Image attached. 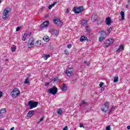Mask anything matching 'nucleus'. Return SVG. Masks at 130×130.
I'll return each instance as SVG.
<instances>
[{"label": "nucleus", "instance_id": "50", "mask_svg": "<svg viewBox=\"0 0 130 130\" xmlns=\"http://www.w3.org/2000/svg\"><path fill=\"white\" fill-rule=\"evenodd\" d=\"M3 96V92L0 91V98Z\"/></svg>", "mask_w": 130, "mask_h": 130}, {"label": "nucleus", "instance_id": "29", "mask_svg": "<svg viewBox=\"0 0 130 130\" xmlns=\"http://www.w3.org/2000/svg\"><path fill=\"white\" fill-rule=\"evenodd\" d=\"M29 77H27L24 81V84H29L30 82L29 81Z\"/></svg>", "mask_w": 130, "mask_h": 130}, {"label": "nucleus", "instance_id": "39", "mask_svg": "<svg viewBox=\"0 0 130 130\" xmlns=\"http://www.w3.org/2000/svg\"><path fill=\"white\" fill-rule=\"evenodd\" d=\"M19 30H21V27L18 26V27L16 28V32H18V31H19Z\"/></svg>", "mask_w": 130, "mask_h": 130}, {"label": "nucleus", "instance_id": "13", "mask_svg": "<svg viewBox=\"0 0 130 130\" xmlns=\"http://www.w3.org/2000/svg\"><path fill=\"white\" fill-rule=\"evenodd\" d=\"M53 22L54 24L57 25L58 26H61L63 24L62 21L59 19H54Z\"/></svg>", "mask_w": 130, "mask_h": 130}, {"label": "nucleus", "instance_id": "57", "mask_svg": "<svg viewBox=\"0 0 130 130\" xmlns=\"http://www.w3.org/2000/svg\"><path fill=\"white\" fill-rule=\"evenodd\" d=\"M1 116H3L2 113H0V117H1Z\"/></svg>", "mask_w": 130, "mask_h": 130}, {"label": "nucleus", "instance_id": "48", "mask_svg": "<svg viewBox=\"0 0 130 130\" xmlns=\"http://www.w3.org/2000/svg\"><path fill=\"white\" fill-rule=\"evenodd\" d=\"M79 126H80V127H84V124H82V123H81V124H80Z\"/></svg>", "mask_w": 130, "mask_h": 130}, {"label": "nucleus", "instance_id": "52", "mask_svg": "<svg viewBox=\"0 0 130 130\" xmlns=\"http://www.w3.org/2000/svg\"><path fill=\"white\" fill-rule=\"evenodd\" d=\"M127 129H130V126L129 125L127 126Z\"/></svg>", "mask_w": 130, "mask_h": 130}, {"label": "nucleus", "instance_id": "37", "mask_svg": "<svg viewBox=\"0 0 130 130\" xmlns=\"http://www.w3.org/2000/svg\"><path fill=\"white\" fill-rule=\"evenodd\" d=\"M104 83L103 82H101L100 84H99V86L101 87V88H102V86H103Z\"/></svg>", "mask_w": 130, "mask_h": 130}, {"label": "nucleus", "instance_id": "1", "mask_svg": "<svg viewBox=\"0 0 130 130\" xmlns=\"http://www.w3.org/2000/svg\"><path fill=\"white\" fill-rule=\"evenodd\" d=\"M10 12H11V9H10V7H7L5 9L2 16L3 20H7V19H8L10 17V15H9Z\"/></svg>", "mask_w": 130, "mask_h": 130}, {"label": "nucleus", "instance_id": "53", "mask_svg": "<svg viewBox=\"0 0 130 130\" xmlns=\"http://www.w3.org/2000/svg\"><path fill=\"white\" fill-rule=\"evenodd\" d=\"M15 129V127H13L12 128H11L10 130H14Z\"/></svg>", "mask_w": 130, "mask_h": 130}, {"label": "nucleus", "instance_id": "21", "mask_svg": "<svg viewBox=\"0 0 130 130\" xmlns=\"http://www.w3.org/2000/svg\"><path fill=\"white\" fill-rule=\"evenodd\" d=\"M43 39L44 41H46V42H48V41H49V37L47 36H44Z\"/></svg>", "mask_w": 130, "mask_h": 130}, {"label": "nucleus", "instance_id": "10", "mask_svg": "<svg viewBox=\"0 0 130 130\" xmlns=\"http://www.w3.org/2000/svg\"><path fill=\"white\" fill-rule=\"evenodd\" d=\"M48 31L50 33H52L53 35H55V36H57V35H58V30L55 29L54 28H49Z\"/></svg>", "mask_w": 130, "mask_h": 130}, {"label": "nucleus", "instance_id": "45", "mask_svg": "<svg viewBox=\"0 0 130 130\" xmlns=\"http://www.w3.org/2000/svg\"><path fill=\"white\" fill-rule=\"evenodd\" d=\"M52 8H53V7H52V5H50V6H49V7H48L49 10H51V9H52Z\"/></svg>", "mask_w": 130, "mask_h": 130}, {"label": "nucleus", "instance_id": "51", "mask_svg": "<svg viewBox=\"0 0 130 130\" xmlns=\"http://www.w3.org/2000/svg\"><path fill=\"white\" fill-rule=\"evenodd\" d=\"M105 89L104 87H102L101 90L102 91H104Z\"/></svg>", "mask_w": 130, "mask_h": 130}, {"label": "nucleus", "instance_id": "22", "mask_svg": "<svg viewBox=\"0 0 130 130\" xmlns=\"http://www.w3.org/2000/svg\"><path fill=\"white\" fill-rule=\"evenodd\" d=\"M6 112H7V109L6 108L2 109V110L0 111V113H1L2 115L3 114H4V113H6Z\"/></svg>", "mask_w": 130, "mask_h": 130}, {"label": "nucleus", "instance_id": "34", "mask_svg": "<svg viewBox=\"0 0 130 130\" xmlns=\"http://www.w3.org/2000/svg\"><path fill=\"white\" fill-rule=\"evenodd\" d=\"M114 108V106H112V107L111 108L109 112V114H110L111 113V112L112 111V110Z\"/></svg>", "mask_w": 130, "mask_h": 130}, {"label": "nucleus", "instance_id": "4", "mask_svg": "<svg viewBox=\"0 0 130 130\" xmlns=\"http://www.w3.org/2000/svg\"><path fill=\"white\" fill-rule=\"evenodd\" d=\"M28 105L29 107V109H33V108L37 107V106L38 105V102L29 101L28 103Z\"/></svg>", "mask_w": 130, "mask_h": 130}, {"label": "nucleus", "instance_id": "40", "mask_svg": "<svg viewBox=\"0 0 130 130\" xmlns=\"http://www.w3.org/2000/svg\"><path fill=\"white\" fill-rule=\"evenodd\" d=\"M56 4H57V2H54L52 5H51V6H52V7H54L55 6V5H56Z\"/></svg>", "mask_w": 130, "mask_h": 130}, {"label": "nucleus", "instance_id": "32", "mask_svg": "<svg viewBox=\"0 0 130 130\" xmlns=\"http://www.w3.org/2000/svg\"><path fill=\"white\" fill-rule=\"evenodd\" d=\"M11 50L12 52H15L16 51V46H13L11 47Z\"/></svg>", "mask_w": 130, "mask_h": 130}, {"label": "nucleus", "instance_id": "25", "mask_svg": "<svg viewBox=\"0 0 130 130\" xmlns=\"http://www.w3.org/2000/svg\"><path fill=\"white\" fill-rule=\"evenodd\" d=\"M120 15L121 16V20H124V12L121 11Z\"/></svg>", "mask_w": 130, "mask_h": 130}, {"label": "nucleus", "instance_id": "27", "mask_svg": "<svg viewBox=\"0 0 130 130\" xmlns=\"http://www.w3.org/2000/svg\"><path fill=\"white\" fill-rule=\"evenodd\" d=\"M27 34L25 33L22 38V40H23V41H25V40H26V38H27Z\"/></svg>", "mask_w": 130, "mask_h": 130}, {"label": "nucleus", "instance_id": "47", "mask_svg": "<svg viewBox=\"0 0 130 130\" xmlns=\"http://www.w3.org/2000/svg\"><path fill=\"white\" fill-rule=\"evenodd\" d=\"M45 86H46L47 87L49 86V82H46L45 83Z\"/></svg>", "mask_w": 130, "mask_h": 130}, {"label": "nucleus", "instance_id": "3", "mask_svg": "<svg viewBox=\"0 0 130 130\" xmlns=\"http://www.w3.org/2000/svg\"><path fill=\"white\" fill-rule=\"evenodd\" d=\"M11 94L13 98H16L20 95V90H19V88H15L12 90Z\"/></svg>", "mask_w": 130, "mask_h": 130}, {"label": "nucleus", "instance_id": "9", "mask_svg": "<svg viewBox=\"0 0 130 130\" xmlns=\"http://www.w3.org/2000/svg\"><path fill=\"white\" fill-rule=\"evenodd\" d=\"M73 71L74 69H73V68H68L64 71V73L68 77H71V76L74 75V73H73Z\"/></svg>", "mask_w": 130, "mask_h": 130}, {"label": "nucleus", "instance_id": "38", "mask_svg": "<svg viewBox=\"0 0 130 130\" xmlns=\"http://www.w3.org/2000/svg\"><path fill=\"white\" fill-rule=\"evenodd\" d=\"M82 24H83L84 25H87V20H83L82 21Z\"/></svg>", "mask_w": 130, "mask_h": 130}, {"label": "nucleus", "instance_id": "19", "mask_svg": "<svg viewBox=\"0 0 130 130\" xmlns=\"http://www.w3.org/2000/svg\"><path fill=\"white\" fill-rule=\"evenodd\" d=\"M61 91H67V85H66V84L63 83L62 85V87L61 88Z\"/></svg>", "mask_w": 130, "mask_h": 130}, {"label": "nucleus", "instance_id": "16", "mask_svg": "<svg viewBox=\"0 0 130 130\" xmlns=\"http://www.w3.org/2000/svg\"><path fill=\"white\" fill-rule=\"evenodd\" d=\"M97 20V15L95 14H93L91 17V21L92 22H95Z\"/></svg>", "mask_w": 130, "mask_h": 130}, {"label": "nucleus", "instance_id": "41", "mask_svg": "<svg viewBox=\"0 0 130 130\" xmlns=\"http://www.w3.org/2000/svg\"><path fill=\"white\" fill-rule=\"evenodd\" d=\"M57 80H58V78L56 77L53 79V82H56V81H57Z\"/></svg>", "mask_w": 130, "mask_h": 130}, {"label": "nucleus", "instance_id": "61", "mask_svg": "<svg viewBox=\"0 0 130 130\" xmlns=\"http://www.w3.org/2000/svg\"><path fill=\"white\" fill-rule=\"evenodd\" d=\"M0 130H5V129H0Z\"/></svg>", "mask_w": 130, "mask_h": 130}, {"label": "nucleus", "instance_id": "14", "mask_svg": "<svg viewBox=\"0 0 130 130\" xmlns=\"http://www.w3.org/2000/svg\"><path fill=\"white\" fill-rule=\"evenodd\" d=\"M112 23V20H111V17H108L106 18V24L108 25V26H110Z\"/></svg>", "mask_w": 130, "mask_h": 130}, {"label": "nucleus", "instance_id": "12", "mask_svg": "<svg viewBox=\"0 0 130 130\" xmlns=\"http://www.w3.org/2000/svg\"><path fill=\"white\" fill-rule=\"evenodd\" d=\"M49 24V21H46L44 22H43L41 25V28L42 29H44L46 28V27H48V25Z\"/></svg>", "mask_w": 130, "mask_h": 130}, {"label": "nucleus", "instance_id": "24", "mask_svg": "<svg viewBox=\"0 0 130 130\" xmlns=\"http://www.w3.org/2000/svg\"><path fill=\"white\" fill-rule=\"evenodd\" d=\"M36 44H37V45H38V46L39 47H40V46H41V44H42L41 40L37 41H36Z\"/></svg>", "mask_w": 130, "mask_h": 130}, {"label": "nucleus", "instance_id": "46", "mask_svg": "<svg viewBox=\"0 0 130 130\" xmlns=\"http://www.w3.org/2000/svg\"><path fill=\"white\" fill-rule=\"evenodd\" d=\"M77 82V79H73L72 81V83H74V82Z\"/></svg>", "mask_w": 130, "mask_h": 130}, {"label": "nucleus", "instance_id": "5", "mask_svg": "<svg viewBox=\"0 0 130 130\" xmlns=\"http://www.w3.org/2000/svg\"><path fill=\"white\" fill-rule=\"evenodd\" d=\"M110 103L109 102H106L102 106L101 109V111H103V112H106L107 111H108V109H109V105Z\"/></svg>", "mask_w": 130, "mask_h": 130}, {"label": "nucleus", "instance_id": "8", "mask_svg": "<svg viewBox=\"0 0 130 130\" xmlns=\"http://www.w3.org/2000/svg\"><path fill=\"white\" fill-rule=\"evenodd\" d=\"M27 46L28 48H32L34 46V38H30L28 42Z\"/></svg>", "mask_w": 130, "mask_h": 130}, {"label": "nucleus", "instance_id": "17", "mask_svg": "<svg viewBox=\"0 0 130 130\" xmlns=\"http://www.w3.org/2000/svg\"><path fill=\"white\" fill-rule=\"evenodd\" d=\"M123 45H120L119 48L117 49L116 51L117 52H120V51L123 50Z\"/></svg>", "mask_w": 130, "mask_h": 130}, {"label": "nucleus", "instance_id": "55", "mask_svg": "<svg viewBox=\"0 0 130 130\" xmlns=\"http://www.w3.org/2000/svg\"><path fill=\"white\" fill-rule=\"evenodd\" d=\"M89 66H90V63H87V67H89Z\"/></svg>", "mask_w": 130, "mask_h": 130}, {"label": "nucleus", "instance_id": "26", "mask_svg": "<svg viewBox=\"0 0 130 130\" xmlns=\"http://www.w3.org/2000/svg\"><path fill=\"white\" fill-rule=\"evenodd\" d=\"M107 30L108 32H106V33H107V34H108L107 35H108L109 34H110V33H111V31H112V28L110 27L109 28H108Z\"/></svg>", "mask_w": 130, "mask_h": 130}, {"label": "nucleus", "instance_id": "43", "mask_svg": "<svg viewBox=\"0 0 130 130\" xmlns=\"http://www.w3.org/2000/svg\"><path fill=\"white\" fill-rule=\"evenodd\" d=\"M68 48H72V44H70L67 46Z\"/></svg>", "mask_w": 130, "mask_h": 130}, {"label": "nucleus", "instance_id": "31", "mask_svg": "<svg viewBox=\"0 0 130 130\" xmlns=\"http://www.w3.org/2000/svg\"><path fill=\"white\" fill-rule=\"evenodd\" d=\"M57 114L59 115H61L62 114V110L61 109H59L57 110Z\"/></svg>", "mask_w": 130, "mask_h": 130}, {"label": "nucleus", "instance_id": "58", "mask_svg": "<svg viewBox=\"0 0 130 130\" xmlns=\"http://www.w3.org/2000/svg\"><path fill=\"white\" fill-rule=\"evenodd\" d=\"M128 3L129 4V5H130V0L128 1Z\"/></svg>", "mask_w": 130, "mask_h": 130}, {"label": "nucleus", "instance_id": "35", "mask_svg": "<svg viewBox=\"0 0 130 130\" xmlns=\"http://www.w3.org/2000/svg\"><path fill=\"white\" fill-rule=\"evenodd\" d=\"M85 29H86L87 32H90V27L89 26H86L85 27Z\"/></svg>", "mask_w": 130, "mask_h": 130}, {"label": "nucleus", "instance_id": "18", "mask_svg": "<svg viewBox=\"0 0 130 130\" xmlns=\"http://www.w3.org/2000/svg\"><path fill=\"white\" fill-rule=\"evenodd\" d=\"M87 39H88V38L85 37V36H83L81 37L80 40L81 42H83V41H85V40H87Z\"/></svg>", "mask_w": 130, "mask_h": 130}, {"label": "nucleus", "instance_id": "23", "mask_svg": "<svg viewBox=\"0 0 130 130\" xmlns=\"http://www.w3.org/2000/svg\"><path fill=\"white\" fill-rule=\"evenodd\" d=\"M80 106H84V105H87V102L85 101H82L81 103L79 104Z\"/></svg>", "mask_w": 130, "mask_h": 130}, {"label": "nucleus", "instance_id": "60", "mask_svg": "<svg viewBox=\"0 0 130 130\" xmlns=\"http://www.w3.org/2000/svg\"><path fill=\"white\" fill-rule=\"evenodd\" d=\"M2 4V0H0V4Z\"/></svg>", "mask_w": 130, "mask_h": 130}, {"label": "nucleus", "instance_id": "15", "mask_svg": "<svg viewBox=\"0 0 130 130\" xmlns=\"http://www.w3.org/2000/svg\"><path fill=\"white\" fill-rule=\"evenodd\" d=\"M35 112V111L34 110L29 111L28 112V113H27L28 117H32V116H33Z\"/></svg>", "mask_w": 130, "mask_h": 130}, {"label": "nucleus", "instance_id": "30", "mask_svg": "<svg viewBox=\"0 0 130 130\" xmlns=\"http://www.w3.org/2000/svg\"><path fill=\"white\" fill-rule=\"evenodd\" d=\"M118 82V77L114 78V83H117Z\"/></svg>", "mask_w": 130, "mask_h": 130}, {"label": "nucleus", "instance_id": "7", "mask_svg": "<svg viewBox=\"0 0 130 130\" xmlns=\"http://www.w3.org/2000/svg\"><path fill=\"white\" fill-rule=\"evenodd\" d=\"M73 11L74 12L75 14H80V13H82V12L84 11V8L82 6L78 8L74 7Z\"/></svg>", "mask_w": 130, "mask_h": 130}, {"label": "nucleus", "instance_id": "59", "mask_svg": "<svg viewBox=\"0 0 130 130\" xmlns=\"http://www.w3.org/2000/svg\"><path fill=\"white\" fill-rule=\"evenodd\" d=\"M126 8H128V5H126Z\"/></svg>", "mask_w": 130, "mask_h": 130}, {"label": "nucleus", "instance_id": "6", "mask_svg": "<svg viewBox=\"0 0 130 130\" xmlns=\"http://www.w3.org/2000/svg\"><path fill=\"white\" fill-rule=\"evenodd\" d=\"M113 42H114V40H113V39L110 38L108 39L107 41H106L103 44V45L105 47L107 48L108 47V46L111 45V44H112Z\"/></svg>", "mask_w": 130, "mask_h": 130}, {"label": "nucleus", "instance_id": "36", "mask_svg": "<svg viewBox=\"0 0 130 130\" xmlns=\"http://www.w3.org/2000/svg\"><path fill=\"white\" fill-rule=\"evenodd\" d=\"M64 52L66 55H68L69 54V52L68 51V50H64Z\"/></svg>", "mask_w": 130, "mask_h": 130}, {"label": "nucleus", "instance_id": "44", "mask_svg": "<svg viewBox=\"0 0 130 130\" xmlns=\"http://www.w3.org/2000/svg\"><path fill=\"white\" fill-rule=\"evenodd\" d=\"M106 130H110V125L107 126L106 128Z\"/></svg>", "mask_w": 130, "mask_h": 130}, {"label": "nucleus", "instance_id": "20", "mask_svg": "<svg viewBox=\"0 0 130 130\" xmlns=\"http://www.w3.org/2000/svg\"><path fill=\"white\" fill-rule=\"evenodd\" d=\"M102 22H103V20H102L101 18H98V25H101V24H102Z\"/></svg>", "mask_w": 130, "mask_h": 130}, {"label": "nucleus", "instance_id": "42", "mask_svg": "<svg viewBox=\"0 0 130 130\" xmlns=\"http://www.w3.org/2000/svg\"><path fill=\"white\" fill-rule=\"evenodd\" d=\"M25 34H26L27 36H30V35H31V34H32V32H26Z\"/></svg>", "mask_w": 130, "mask_h": 130}, {"label": "nucleus", "instance_id": "2", "mask_svg": "<svg viewBox=\"0 0 130 130\" xmlns=\"http://www.w3.org/2000/svg\"><path fill=\"white\" fill-rule=\"evenodd\" d=\"M99 33L100 34L101 37L99 38V41L100 42H102V41L106 38V36H107L108 34L103 30L99 31Z\"/></svg>", "mask_w": 130, "mask_h": 130}, {"label": "nucleus", "instance_id": "54", "mask_svg": "<svg viewBox=\"0 0 130 130\" xmlns=\"http://www.w3.org/2000/svg\"><path fill=\"white\" fill-rule=\"evenodd\" d=\"M66 13H67V14H69V9H67V10H66Z\"/></svg>", "mask_w": 130, "mask_h": 130}, {"label": "nucleus", "instance_id": "28", "mask_svg": "<svg viewBox=\"0 0 130 130\" xmlns=\"http://www.w3.org/2000/svg\"><path fill=\"white\" fill-rule=\"evenodd\" d=\"M50 57V55L48 54V55H45L43 56V58H44V59H45V60H47V58H49Z\"/></svg>", "mask_w": 130, "mask_h": 130}, {"label": "nucleus", "instance_id": "11", "mask_svg": "<svg viewBox=\"0 0 130 130\" xmlns=\"http://www.w3.org/2000/svg\"><path fill=\"white\" fill-rule=\"evenodd\" d=\"M49 92L52 95H55L57 93V88L54 87L49 89Z\"/></svg>", "mask_w": 130, "mask_h": 130}, {"label": "nucleus", "instance_id": "56", "mask_svg": "<svg viewBox=\"0 0 130 130\" xmlns=\"http://www.w3.org/2000/svg\"><path fill=\"white\" fill-rule=\"evenodd\" d=\"M84 63H88V61H84Z\"/></svg>", "mask_w": 130, "mask_h": 130}, {"label": "nucleus", "instance_id": "33", "mask_svg": "<svg viewBox=\"0 0 130 130\" xmlns=\"http://www.w3.org/2000/svg\"><path fill=\"white\" fill-rule=\"evenodd\" d=\"M43 120H44V117H42L40 119V121H39L38 122V124H39V123L41 122V121H43Z\"/></svg>", "mask_w": 130, "mask_h": 130}, {"label": "nucleus", "instance_id": "49", "mask_svg": "<svg viewBox=\"0 0 130 130\" xmlns=\"http://www.w3.org/2000/svg\"><path fill=\"white\" fill-rule=\"evenodd\" d=\"M63 130H68V126H66L63 128Z\"/></svg>", "mask_w": 130, "mask_h": 130}]
</instances>
